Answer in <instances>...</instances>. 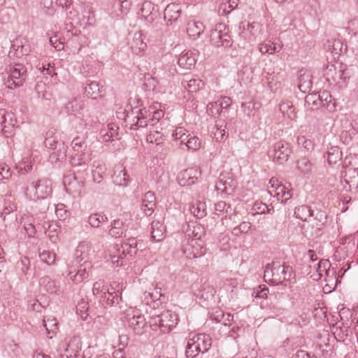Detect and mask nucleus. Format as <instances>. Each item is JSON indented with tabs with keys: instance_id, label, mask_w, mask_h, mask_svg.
<instances>
[{
	"instance_id": "1",
	"label": "nucleus",
	"mask_w": 358,
	"mask_h": 358,
	"mask_svg": "<svg viewBox=\"0 0 358 358\" xmlns=\"http://www.w3.org/2000/svg\"><path fill=\"white\" fill-rule=\"evenodd\" d=\"M292 272V266L281 264L280 262H273L266 266L264 278L266 282L278 285L285 280H289Z\"/></svg>"
},
{
	"instance_id": "2",
	"label": "nucleus",
	"mask_w": 358,
	"mask_h": 358,
	"mask_svg": "<svg viewBox=\"0 0 358 358\" xmlns=\"http://www.w3.org/2000/svg\"><path fill=\"white\" fill-rule=\"evenodd\" d=\"M178 320V316L176 312L166 310L160 315L151 317L149 323L152 329L156 330L159 328L161 332L167 334L176 327Z\"/></svg>"
},
{
	"instance_id": "3",
	"label": "nucleus",
	"mask_w": 358,
	"mask_h": 358,
	"mask_svg": "<svg viewBox=\"0 0 358 358\" xmlns=\"http://www.w3.org/2000/svg\"><path fill=\"white\" fill-rule=\"evenodd\" d=\"M212 345V339L208 334H198L189 338L186 346L185 355L187 358H195L199 352L204 354Z\"/></svg>"
},
{
	"instance_id": "4",
	"label": "nucleus",
	"mask_w": 358,
	"mask_h": 358,
	"mask_svg": "<svg viewBox=\"0 0 358 358\" xmlns=\"http://www.w3.org/2000/svg\"><path fill=\"white\" fill-rule=\"evenodd\" d=\"M8 74L6 85L8 88L15 89L22 85L25 79L26 69L22 64L13 60L8 67Z\"/></svg>"
},
{
	"instance_id": "5",
	"label": "nucleus",
	"mask_w": 358,
	"mask_h": 358,
	"mask_svg": "<svg viewBox=\"0 0 358 358\" xmlns=\"http://www.w3.org/2000/svg\"><path fill=\"white\" fill-rule=\"evenodd\" d=\"M210 41L216 48H229L232 45L231 36L227 26L224 24H217L215 28L211 30Z\"/></svg>"
},
{
	"instance_id": "6",
	"label": "nucleus",
	"mask_w": 358,
	"mask_h": 358,
	"mask_svg": "<svg viewBox=\"0 0 358 358\" xmlns=\"http://www.w3.org/2000/svg\"><path fill=\"white\" fill-rule=\"evenodd\" d=\"M52 185L48 180H40L35 185L27 188V194L31 200H45L50 199Z\"/></svg>"
},
{
	"instance_id": "7",
	"label": "nucleus",
	"mask_w": 358,
	"mask_h": 358,
	"mask_svg": "<svg viewBox=\"0 0 358 358\" xmlns=\"http://www.w3.org/2000/svg\"><path fill=\"white\" fill-rule=\"evenodd\" d=\"M85 104L81 99L74 98L69 101L65 106V108L69 112H72L75 114L77 119H79L81 122L79 123V126H76V129L78 130H83L88 125V120L85 118L84 110Z\"/></svg>"
},
{
	"instance_id": "8",
	"label": "nucleus",
	"mask_w": 358,
	"mask_h": 358,
	"mask_svg": "<svg viewBox=\"0 0 358 358\" xmlns=\"http://www.w3.org/2000/svg\"><path fill=\"white\" fill-rule=\"evenodd\" d=\"M236 184V182L230 173H222L215 182V189L217 194H221V198L224 199V194H231L233 192Z\"/></svg>"
},
{
	"instance_id": "9",
	"label": "nucleus",
	"mask_w": 358,
	"mask_h": 358,
	"mask_svg": "<svg viewBox=\"0 0 358 358\" xmlns=\"http://www.w3.org/2000/svg\"><path fill=\"white\" fill-rule=\"evenodd\" d=\"M201 176V169L192 166L180 171L177 176V180L181 186H190L197 182Z\"/></svg>"
},
{
	"instance_id": "10",
	"label": "nucleus",
	"mask_w": 358,
	"mask_h": 358,
	"mask_svg": "<svg viewBox=\"0 0 358 358\" xmlns=\"http://www.w3.org/2000/svg\"><path fill=\"white\" fill-rule=\"evenodd\" d=\"M127 320L129 327L133 329L136 334H142L145 327L147 326V322L143 315L138 310L127 312Z\"/></svg>"
},
{
	"instance_id": "11",
	"label": "nucleus",
	"mask_w": 358,
	"mask_h": 358,
	"mask_svg": "<svg viewBox=\"0 0 358 358\" xmlns=\"http://www.w3.org/2000/svg\"><path fill=\"white\" fill-rule=\"evenodd\" d=\"M267 188L268 193L275 198L277 201H287L290 199L289 193L285 191V187L280 184L277 178H271Z\"/></svg>"
},
{
	"instance_id": "12",
	"label": "nucleus",
	"mask_w": 358,
	"mask_h": 358,
	"mask_svg": "<svg viewBox=\"0 0 358 358\" xmlns=\"http://www.w3.org/2000/svg\"><path fill=\"white\" fill-rule=\"evenodd\" d=\"M30 51L31 47L28 41L25 38H17L13 41L8 57L15 61V57L20 59L23 56L28 55Z\"/></svg>"
},
{
	"instance_id": "13",
	"label": "nucleus",
	"mask_w": 358,
	"mask_h": 358,
	"mask_svg": "<svg viewBox=\"0 0 358 358\" xmlns=\"http://www.w3.org/2000/svg\"><path fill=\"white\" fill-rule=\"evenodd\" d=\"M100 302L104 307H112L118 305L122 301V292L119 289H115L110 285L108 287L106 292H103L100 296Z\"/></svg>"
},
{
	"instance_id": "14",
	"label": "nucleus",
	"mask_w": 358,
	"mask_h": 358,
	"mask_svg": "<svg viewBox=\"0 0 358 358\" xmlns=\"http://www.w3.org/2000/svg\"><path fill=\"white\" fill-rule=\"evenodd\" d=\"M15 122L12 113L5 109L0 110V132L5 135L10 134L14 129Z\"/></svg>"
},
{
	"instance_id": "15",
	"label": "nucleus",
	"mask_w": 358,
	"mask_h": 358,
	"mask_svg": "<svg viewBox=\"0 0 358 358\" xmlns=\"http://www.w3.org/2000/svg\"><path fill=\"white\" fill-rule=\"evenodd\" d=\"M198 56L199 52L196 50L183 51L178 58V63L183 69H191L194 67Z\"/></svg>"
},
{
	"instance_id": "16",
	"label": "nucleus",
	"mask_w": 358,
	"mask_h": 358,
	"mask_svg": "<svg viewBox=\"0 0 358 358\" xmlns=\"http://www.w3.org/2000/svg\"><path fill=\"white\" fill-rule=\"evenodd\" d=\"M145 36L141 31H136L134 34L130 48L132 52L136 55L142 56L147 50V43L145 42Z\"/></svg>"
},
{
	"instance_id": "17",
	"label": "nucleus",
	"mask_w": 358,
	"mask_h": 358,
	"mask_svg": "<svg viewBox=\"0 0 358 358\" xmlns=\"http://www.w3.org/2000/svg\"><path fill=\"white\" fill-rule=\"evenodd\" d=\"M290 152V148L287 143L278 142L274 147L273 161L279 164H283L287 161Z\"/></svg>"
},
{
	"instance_id": "18",
	"label": "nucleus",
	"mask_w": 358,
	"mask_h": 358,
	"mask_svg": "<svg viewBox=\"0 0 358 358\" xmlns=\"http://www.w3.org/2000/svg\"><path fill=\"white\" fill-rule=\"evenodd\" d=\"M63 184L66 192L71 194H79L82 189L81 182L77 180L73 173H68L64 176Z\"/></svg>"
},
{
	"instance_id": "19",
	"label": "nucleus",
	"mask_w": 358,
	"mask_h": 358,
	"mask_svg": "<svg viewBox=\"0 0 358 358\" xmlns=\"http://www.w3.org/2000/svg\"><path fill=\"white\" fill-rule=\"evenodd\" d=\"M141 14L148 22L152 23L158 17L159 11L151 1H145L142 3Z\"/></svg>"
},
{
	"instance_id": "20",
	"label": "nucleus",
	"mask_w": 358,
	"mask_h": 358,
	"mask_svg": "<svg viewBox=\"0 0 358 358\" xmlns=\"http://www.w3.org/2000/svg\"><path fill=\"white\" fill-rule=\"evenodd\" d=\"M35 159L32 157V151L30 149L24 150L22 154V159L18 165L20 172L24 174L31 171Z\"/></svg>"
},
{
	"instance_id": "21",
	"label": "nucleus",
	"mask_w": 358,
	"mask_h": 358,
	"mask_svg": "<svg viewBox=\"0 0 358 358\" xmlns=\"http://www.w3.org/2000/svg\"><path fill=\"white\" fill-rule=\"evenodd\" d=\"M113 181L114 184L118 186L124 187L128 185L129 178L123 165L118 164L115 166Z\"/></svg>"
},
{
	"instance_id": "22",
	"label": "nucleus",
	"mask_w": 358,
	"mask_h": 358,
	"mask_svg": "<svg viewBox=\"0 0 358 358\" xmlns=\"http://www.w3.org/2000/svg\"><path fill=\"white\" fill-rule=\"evenodd\" d=\"M194 242V241L192 240L191 243L187 244L182 249L183 254L189 259L200 257L206 252V249Z\"/></svg>"
},
{
	"instance_id": "23",
	"label": "nucleus",
	"mask_w": 358,
	"mask_h": 358,
	"mask_svg": "<svg viewBox=\"0 0 358 358\" xmlns=\"http://www.w3.org/2000/svg\"><path fill=\"white\" fill-rule=\"evenodd\" d=\"M181 8L179 4L171 3L169 4L164 10V18L167 23L171 24L179 18Z\"/></svg>"
},
{
	"instance_id": "24",
	"label": "nucleus",
	"mask_w": 358,
	"mask_h": 358,
	"mask_svg": "<svg viewBox=\"0 0 358 358\" xmlns=\"http://www.w3.org/2000/svg\"><path fill=\"white\" fill-rule=\"evenodd\" d=\"M166 227L159 220H154L151 223V239L159 242L165 238Z\"/></svg>"
},
{
	"instance_id": "25",
	"label": "nucleus",
	"mask_w": 358,
	"mask_h": 358,
	"mask_svg": "<svg viewBox=\"0 0 358 358\" xmlns=\"http://www.w3.org/2000/svg\"><path fill=\"white\" fill-rule=\"evenodd\" d=\"M261 31L262 26L259 23L255 22H248L246 28L243 25L242 36L248 41H254L260 34Z\"/></svg>"
},
{
	"instance_id": "26",
	"label": "nucleus",
	"mask_w": 358,
	"mask_h": 358,
	"mask_svg": "<svg viewBox=\"0 0 358 358\" xmlns=\"http://www.w3.org/2000/svg\"><path fill=\"white\" fill-rule=\"evenodd\" d=\"M78 341L76 338H73L66 345H64V352L60 353L61 358H76L80 349Z\"/></svg>"
},
{
	"instance_id": "27",
	"label": "nucleus",
	"mask_w": 358,
	"mask_h": 358,
	"mask_svg": "<svg viewBox=\"0 0 358 358\" xmlns=\"http://www.w3.org/2000/svg\"><path fill=\"white\" fill-rule=\"evenodd\" d=\"M128 229V224L120 219L115 220L109 230V234L115 238L126 236V232Z\"/></svg>"
},
{
	"instance_id": "28",
	"label": "nucleus",
	"mask_w": 358,
	"mask_h": 358,
	"mask_svg": "<svg viewBox=\"0 0 358 358\" xmlns=\"http://www.w3.org/2000/svg\"><path fill=\"white\" fill-rule=\"evenodd\" d=\"M298 87L303 93L308 92L312 87L311 75L309 72L301 70L298 76Z\"/></svg>"
},
{
	"instance_id": "29",
	"label": "nucleus",
	"mask_w": 358,
	"mask_h": 358,
	"mask_svg": "<svg viewBox=\"0 0 358 358\" xmlns=\"http://www.w3.org/2000/svg\"><path fill=\"white\" fill-rule=\"evenodd\" d=\"M91 155V152L87 150L74 152L71 157V164L73 166L87 164L92 160Z\"/></svg>"
},
{
	"instance_id": "30",
	"label": "nucleus",
	"mask_w": 358,
	"mask_h": 358,
	"mask_svg": "<svg viewBox=\"0 0 358 358\" xmlns=\"http://www.w3.org/2000/svg\"><path fill=\"white\" fill-rule=\"evenodd\" d=\"M122 245L116 244L109 250L111 262L116 266H121L124 264V259L127 254H122Z\"/></svg>"
},
{
	"instance_id": "31",
	"label": "nucleus",
	"mask_w": 358,
	"mask_h": 358,
	"mask_svg": "<svg viewBox=\"0 0 358 358\" xmlns=\"http://www.w3.org/2000/svg\"><path fill=\"white\" fill-rule=\"evenodd\" d=\"M90 268V264L87 261L83 264L80 265L77 272L74 273L70 271L68 274L69 278L75 283L81 282L84 279L87 278L89 275L87 269Z\"/></svg>"
},
{
	"instance_id": "32",
	"label": "nucleus",
	"mask_w": 358,
	"mask_h": 358,
	"mask_svg": "<svg viewBox=\"0 0 358 358\" xmlns=\"http://www.w3.org/2000/svg\"><path fill=\"white\" fill-rule=\"evenodd\" d=\"M187 33L193 38H197L204 31L205 27L201 22L192 20L187 24Z\"/></svg>"
},
{
	"instance_id": "33",
	"label": "nucleus",
	"mask_w": 358,
	"mask_h": 358,
	"mask_svg": "<svg viewBox=\"0 0 358 358\" xmlns=\"http://www.w3.org/2000/svg\"><path fill=\"white\" fill-rule=\"evenodd\" d=\"M308 99H313V102L315 105H317V100H319L320 106L326 108H329V104L332 101L331 94L326 90L320 92L318 94H311Z\"/></svg>"
},
{
	"instance_id": "34",
	"label": "nucleus",
	"mask_w": 358,
	"mask_h": 358,
	"mask_svg": "<svg viewBox=\"0 0 358 358\" xmlns=\"http://www.w3.org/2000/svg\"><path fill=\"white\" fill-rule=\"evenodd\" d=\"M313 168L314 164L306 157H301L296 161V169L303 175L310 174Z\"/></svg>"
},
{
	"instance_id": "35",
	"label": "nucleus",
	"mask_w": 358,
	"mask_h": 358,
	"mask_svg": "<svg viewBox=\"0 0 358 358\" xmlns=\"http://www.w3.org/2000/svg\"><path fill=\"white\" fill-rule=\"evenodd\" d=\"M43 327L46 330L47 336L52 338V336L57 333L58 329V324L57 319L55 317H45L43 320Z\"/></svg>"
},
{
	"instance_id": "36",
	"label": "nucleus",
	"mask_w": 358,
	"mask_h": 358,
	"mask_svg": "<svg viewBox=\"0 0 358 358\" xmlns=\"http://www.w3.org/2000/svg\"><path fill=\"white\" fill-rule=\"evenodd\" d=\"M345 182L349 185V188L357 189L358 187V171L355 169H349L344 176Z\"/></svg>"
},
{
	"instance_id": "37",
	"label": "nucleus",
	"mask_w": 358,
	"mask_h": 358,
	"mask_svg": "<svg viewBox=\"0 0 358 358\" xmlns=\"http://www.w3.org/2000/svg\"><path fill=\"white\" fill-rule=\"evenodd\" d=\"M351 323L342 322V326L336 327L334 331V335L337 341L344 342L349 336L350 327Z\"/></svg>"
},
{
	"instance_id": "38",
	"label": "nucleus",
	"mask_w": 358,
	"mask_h": 358,
	"mask_svg": "<svg viewBox=\"0 0 358 358\" xmlns=\"http://www.w3.org/2000/svg\"><path fill=\"white\" fill-rule=\"evenodd\" d=\"M122 254H127L130 256L136 255L137 252V241L135 238H129L122 244Z\"/></svg>"
},
{
	"instance_id": "39",
	"label": "nucleus",
	"mask_w": 358,
	"mask_h": 358,
	"mask_svg": "<svg viewBox=\"0 0 358 358\" xmlns=\"http://www.w3.org/2000/svg\"><path fill=\"white\" fill-rule=\"evenodd\" d=\"M282 48V44L279 42H271L268 41L264 43L259 46V51L262 54L269 53L273 54L275 52H278L281 50Z\"/></svg>"
},
{
	"instance_id": "40",
	"label": "nucleus",
	"mask_w": 358,
	"mask_h": 358,
	"mask_svg": "<svg viewBox=\"0 0 358 358\" xmlns=\"http://www.w3.org/2000/svg\"><path fill=\"white\" fill-rule=\"evenodd\" d=\"M294 215L296 218L303 221H307L313 215L310 207L306 204H302L295 208Z\"/></svg>"
},
{
	"instance_id": "41",
	"label": "nucleus",
	"mask_w": 358,
	"mask_h": 358,
	"mask_svg": "<svg viewBox=\"0 0 358 358\" xmlns=\"http://www.w3.org/2000/svg\"><path fill=\"white\" fill-rule=\"evenodd\" d=\"M182 85L188 92H196L201 88L203 83L202 80L199 78H185L183 79Z\"/></svg>"
},
{
	"instance_id": "42",
	"label": "nucleus",
	"mask_w": 358,
	"mask_h": 358,
	"mask_svg": "<svg viewBox=\"0 0 358 358\" xmlns=\"http://www.w3.org/2000/svg\"><path fill=\"white\" fill-rule=\"evenodd\" d=\"M238 5V0H222L219 6L218 13L220 15H227Z\"/></svg>"
},
{
	"instance_id": "43",
	"label": "nucleus",
	"mask_w": 358,
	"mask_h": 358,
	"mask_svg": "<svg viewBox=\"0 0 358 358\" xmlns=\"http://www.w3.org/2000/svg\"><path fill=\"white\" fill-rule=\"evenodd\" d=\"M327 157L329 165L335 164L342 159V152L338 146H332L327 151Z\"/></svg>"
},
{
	"instance_id": "44",
	"label": "nucleus",
	"mask_w": 358,
	"mask_h": 358,
	"mask_svg": "<svg viewBox=\"0 0 358 358\" xmlns=\"http://www.w3.org/2000/svg\"><path fill=\"white\" fill-rule=\"evenodd\" d=\"M206 203H191L189 210L197 218H202L207 215Z\"/></svg>"
},
{
	"instance_id": "45",
	"label": "nucleus",
	"mask_w": 358,
	"mask_h": 358,
	"mask_svg": "<svg viewBox=\"0 0 358 358\" xmlns=\"http://www.w3.org/2000/svg\"><path fill=\"white\" fill-rule=\"evenodd\" d=\"M38 257L40 259L46 264L51 266L55 264L56 254L49 250L38 248Z\"/></svg>"
},
{
	"instance_id": "46",
	"label": "nucleus",
	"mask_w": 358,
	"mask_h": 358,
	"mask_svg": "<svg viewBox=\"0 0 358 358\" xmlns=\"http://www.w3.org/2000/svg\"><path fill=\"white\" fill-rule=\"evenodd\" d=\"M280 110L284 116L287 117L289 119L293 120L296 117L294 108L292 103L289 101H284L280 104Z\"/></svg>"
},
{
	"instance_id": "47",
	"label": "nucleus",
	"mask_w": 358,
	"mask_h": 358,
	"mask_svg": "<svg viewBox=\"0 0 358 358\" xmlns=\"http://www.w3.org/2000/svg\"><path fill=\"white\" fill-rule=\"evenodd\" d=\"M231 104V99L228 96H224L222 100L208 104V108L212 110L213 108H217V114L220 113V109L227 108Z\"/></svg>"
},
{
	"instance_id": "48",
	"label": "nucleus",
	"mask_w": 358,
	"mask_h": 358,
	"mask_svg": "<svg viewBox=\"0 0 358 358\" xmlns=\"http://www.w3.org/2000/svg\"><path fill=\"white\" fill-rule=\"evenodd\" d=\"M339 316L345 324L346 323L352 324L356 319L357 313L350 310L349 308H343L339 311Z\"/></svg>"
},
{
	"instance_id": "49",
	"label": "nucleus",
	"mask_w": 358,
	"mask_h": 358,
	"mask_svg": "<svg viewBox=\"0 0 358 358\" xmlns=\"http://www.w3.org/2000/svg\"><path fill=\"white\" fill-rule=\"evenodd\" d=\"M331 263L329 260H321L317 264V273L318 279L324 275L329 276L330 273Z\"/></svg>"
},
{
	"instance_id": "50",
	"label": "nucleus",
	"mask_w": 358,
	"mask_h": 358,
	"mask_svg": "<svg viewBox=\"0 0 358 358\" xmlns=\"http://www.w3.org/2000/svg\"><path fill=\"white\" fill-rule=\"evenodd\" d=\"M66 150L67 148L64 144H59V148L51 153V161L57 162L64 160L66 158Z\"/></svg>"
},
{
	"instance_id": "51",
	"label": "nucleus",
	"mask_w": 358,
	"mask_h": 358,
	"mask_svg": "<svg viewBox=\"0 0 358 358\" xmlns=\"http://www.w3.org/2000/svg\"><path fill=\"white\" fill-rule=\"evenodd\" d=\"M253 214H263L268 213H269L271 210H273V207L272 206V203H254L252 206Z\"/></svg>"
},
{
	"instance_id": "52",
	"label": "nucleus",
	"mask_w": 358,
	"mask_h": 358,
	"mask_svg": "<svg viewBox=\"0 0 358 358\" xmlns=\"http://www.w3.org/2000/svg\"><path fill=\"white\" fill-rule=\"evenodd\" d=\"M71 147L74 152L85 151L87 148L86 141L83 138L77 136L73 139Z\"/></svg>"
},
{
	"instance_id": "53",
	"label": "nucleus",
	"mask_w": 358,
	"mask_h": 358,
	"mask_svg": "<svg viewBox=\"0 0 358 358\" xmlns=\"http://www.w3.org/2000/svg\"><path fill=\"white\" fill-rule=\"evenodd\" d=\"M55 214L59 220H66L69 215L70 213L66 209V206L64 203H57L54 204Z\"/></svg>"
},
{
	"instance_id": "54",
	"label": "nucleus",
	"mask_w": 358,
	"mask_h": 358,
	"mask_svg": "<svg viewBox=\"0 0 358 358\" xmlns=\"http://www.w3.org/2000/svg\"><path fill=\"white\" fill-rule=\"evenodd\" d=\"M99 85L95 81L90 82L85 87L87 94L92 99H96L99 94Z\"/></svg>"
},
{
	"instance_id": "55",
	"label": "nucleus",
	"mask_w": 358,
	"mask_h": 358,
	"mask_svg": "<svg viewBox=\"0 0 358 358\" xmlns=\"http://www.w3.org/2000/svg\"><path fill=\"white\" fill-rule=\"evenodd\" d=\"M146 140L148 143L160 145L164 142V136L158 131H151L147 136Z\"/></svg>"
},
{
	"instance_id": "56",
	"label": "nucleus",
	"mask_w": 358,
	"mask_h": 358,
	"mask_svg": "<svg viewBox=\"0 0 358 358\" xmlns=\"http://www.w3.org/2000/svg\"><path fill=\"white\" fill-rule=\"evenodd\" d=\"M77 313L80 315V316L83 318V320H86L87 316L90 315L89 311V304L88 302L82 299L80 302H78L76 306Z\"/></svg>"
},
{
	"instance_id": "57",
	"label": "nucleus",
	"mask_w": 358,
	"mask_h": 358,
	"mask_svg": "<svg viewBox=\"0 0 358 358\" xmlns=\"http://www.w3.org/2000/svg\"><path fill=\"white\" fill-rule=\"evenodd\" d=\"M118 127L114 123L108 124V131L103 134V140L104 141H110L113 140V137L117 136Z\"/></svg>"
},
{
	"instance_id": "58",
	"label": "nucleus",
	"mask_w": 358,
	"mask_h": 358,
	"mask_svg": "<svg viewBox=\"0 0 358 358\" xmlns=\"http://www.w3.org/2000/svg\"><path fill=\"white\" fill-rule=\"evenodd\" d=\"M187 131L183 127H177L174 131L173 132L172 136L173 138L177 141L180 140V143L182 144L189 136L187 134Z\"/></svg>"
},
{
	"instance_id": "59",
	"label": "nucleus",
	"mask_w": 358,
	"mask_h": 358,
	"mask_svg": "<svg viewBox=\"0 0 358 358\" xmlns=\"http://www.w3.org/2000/svg\"><path fill=\"white\" fill-rule=\"evenodd\" d=\"M182 144H184L187 148L188 150L196 151L201 148V142L198 137L192 136L186 142L185 141Z\"/></svg>"
},
{
	"instance_id": "60",
	"label": "nucleus",
	"mask_w": 358,
	"mask_h": 358,
	"mask_svg": "<svg viewBox=\"0 0 358 358\" xmlns=\"http://www.w3.org/2000/svg\"><path fill=\"white\" fill-rule=\"evenodd\" d=\"M44 143L47 148L55 150L58 144L57 138L54 136L52 132L48 131L46 133Z\"/></svg>"
},
{
	"instance_id": "61",
	"label": "nucleus",
	"mask_w": 358,
	"mask_h": 358,
	"mask_svg": "<svg viewBox=\"0 0 358 358\" xmlns=\"http://www.w3.org/2000/svg\"><path fill=\"white\" fill-rule=\"evenodd\" d=\"M297 143L308 151L313 150L315 147L314 142L310 139L306 138L304 136L297 137Z\"/></svg>"
},
{
	"instance_id": "62",
	"label": "nucleus",
	"mask_w": 358,
	"mask_h": 358,
	"mask_svg": "<svg viewBox=\"0 0 358 358\" xmlns=\"http://www.w3.org/2000/svg\"><path fill=\"white\" fill-rule=\"evenodd\" d=\"M107 217L104 215L93 214L89 217L88 221L90 224L93 227H99L100 223L105 222Z\"/></svg>"
},
{
	"instance_id": "63",
	"label": "nucleus",
	"mask_w": 358,
	"mask_h": 358,
	"mask_svg": "<svg viewBox=\"0 0 358 358\" xmlns=\"http://www.w3.org/2000/svg\"><path fill=\"white\" fill-rule=\"evenodd\" d=\"M256 104L257 103L252 100L242 103L241 107L244 114L248 116L253 115L255 114Z\"/></svg>"
},
{
	"instance_id": "64",
	"label": "nucleus",
	"mask_w": 358,
	"mask_h": 358,
	"mask_svg": "<svg viewBox=\"0 0 358 358\" xmlns=\"http://www.w3.org/2000/svg\"><path fill=\"white\" fill-rule=\"evenodd\" d=\"M106 169L105 165L99 164L94 170H92V176L94 182L97 183L101 182L103 178V173H104Z\"/></svg>"
}]
</instances>
